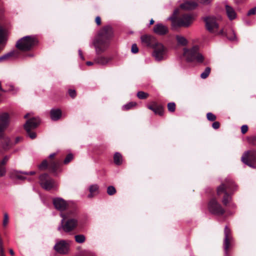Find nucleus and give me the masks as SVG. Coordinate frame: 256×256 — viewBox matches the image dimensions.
I'll return each mask as SVG.
<instances>
[{
	"label": "nucleus",
	"mask_w": 256,
	"mask_h": 256,
	"mask_svg": "<svg viewBox=\"0 0 256 256\" xmlns=\"http://www.w3.org/2000/svg\"><path fill=\"white\" fill-rule=\"evenodd\" d=\"M248 142L250 144H254L256 141V136H252L248 138Z\"/></svg>",
	"instance_id": "46"
},
{
	"label": "nucleus",
	"mask_w": 256,
	"mask_h": 256,
	"mask_svg": "<svg viewBox=\"0 0 256 256\" xmlns=\"http://www.w3.org/2000/svg\"><path fill=\"white\" fill-rule=\"evenodd\" d=\"M131 50L134 54H136L138 52V48L136 44H134L132 45Z\"/></svg>",
	"instance_id": "45"
},
{
	"label": "nucleus",
	"mask_w": 256,
	"mask_h": 256,
	"mask_svg": "<svg viewBox=\"0 0 256 256\" xmlns=\"http://www.w3.org/2000/svg\"><path fill=\"white\" fill-rule=\"evenodd\" d=\"M47 166H48V162L46 160H44L39 166V168L41 170L45 169Z\"/></svg>",
	"instance_id": "44"
},
{
	"label": "nucleus",
	"mask_w": 256,
	"mask_h": 256,
	"mask_svg": "<svg viewBox=\"0 0 256 256\" xmlns=\"http://www.w3.org/2000/svg\"><path fill=\"white\" fill-rule=\"evenodd\" d=\"M248 130V126L247 125H243L241 127V132L242 133L244 134L247 132Z\"/></svg>",
	"instance_id": "48"
},
{
	"label": "nucleus",
	"mask_w": 256,
	"mask_h": 256,
	"mask_svg": "<svg viewBox=\"0 0 256 256\" xmlns=\"http://www.w3.org/2000/svg\"><path fill=\"white\" fill-rule=\"evenodd\" d=\"M86 64L88 66H92L94 64V62H87Z\"/></svg>",
	"instance_id": "59"
},
{
	"label": "nucleus",
	"mask_w": 256,
	"mask_h": 256,
	"mask_svg": "<svg viewBox=\"0 0 256 256\" xmlns=\"http://www.w3.org/2000/svg\"><path fill=\"white\" fill-rule=\"evenodd\" d=\"M76 242L78 244L84 243L86 240V236L82 234H77L74 236Z\"/></svg>",
	"instance_id": "29"
},
{
	"label": "nucleus",
	"mask_w": 256,
	"mask_h": 256,
	"mask_svg": "<svg viewBox=\"0 0 256 256\" xmlns=\"http://www.w3.org/2000/svg\"><path fill=\"white\" fill-rule=\"evenodd\" d=\"M112 34V27L106 26L98 32L96 38L94 40L92 45L95 48L96 54L104 52L109 46V38Z\"/></svg>",
	"instance_id": "1"
},
{
	"label": "nucleus",
	"mask_w": 256,
	"mask_h": 256,
	"mask_svg": "<svg viewBox=\"0 0 256 256\" xmlns=\"http://www.w3.org/2000/svg\"><path fill=\"white\" fill-rule=\"evenodd\" d=\"M40 182L42 188L46 190H50L55 186L54 180L46 174L40 176Z\"/></svg>",
	"instance_id": "13"
},
{
	"label": "nucleus",
	"mask_w": 256,
	"mask_h": 256,
	"mask_svg": "<svg viewBox=\"0 0 256 256\" xmlns=\"http://www.w3.org/2000/svg\"><path fill=\"white\" fill-rule=\"evenodd\" d=\"M68 94L72 98H74L76 96V92L74 90H68Z\"/></svg>",
	"instance_id": "49"
},
{
	"label": "nucleus",
	"mask_w": 256,
	"mask_h": 256,
	"mask_svg": "<svg viewBox=\"0 0 256 256\" xmlns=\"http://www.w3.org/2000/svg\"><path fill=\"white\" fill-rule=\"evenodd\" d=\"M60 164V161L50 160L49 167L53 172H55L58 168Z\"/></svg>",
	"instance_id": "27"
},
{
	"label": "nucleus",
	"mask_w": 256,
	"mask_h": 256,
	"mask_svg": "<svg viewBox=\"0 0 256 256\" xmlns=\"http://www.w3.org/2000/svg\"><path fill=\"white\" fill-rule=\"evenodd\" d=\"M0 256H6L4 254V247L3 240L1 236H0Z\"/></svg>",
	"instance_id": "35"
},
{
	"label": "nucleus",
	"mask_w": 256,
	"mask_h": 256,
	"mask_svg": "<svg viewBox=\"0 0 256 256\" xmlns=\"http://www.w3.org/2000/svg\"><path fill=\"white\" fill-rule=\"evenodd\" d=\"M10 147V140L8 138H5L4 139L2 148L4 150H8Z\"/></svg>",
	"instance_id": "31"
},
{
	"label": "nucleus",
	"mask_w": 256,
	"mask_h": 256,
	"mask_svg": "<svg viewBox=\"0 0 256 256\" xmlns=\"http://www.w3.org/2000/svg\"><path fill=\"white\" fill-rule=\"evenodd\" d=\"M236 185L232 181L228 182L226 184H222L217 188V194L220 196L224 194V196L222 199V203L224 205H226L230 200L231 196L228 194V192L233 190V187H236Z\"/></svg>",
	"instance_id": "5"
},
{
	"label": "nucleus",
	"mask_w": 256,
	"mask_h": 256,
	"mask_svg": "<svg viewBox=\"0 0 256 256\" xmlns=\"http://www.w3.org/2000/svg\"><path fill=\"white\" fill-rule=\"evenodd\" d=\"M114 162L116 165H120L122 164V156L118 152L114 154Z\"/></svg>",
	"instance_id": "28"
},
{
	"label": "nucleus",
	"mask_w": 256,
	"mask_h": 256,
	"mask_svg": "<svg viewBox=\"0 0 256 256\" xmlns=\"http://www.w3.org/2000/svg\"><path fill=\"white\" fill-rule=\"evenodd\" d=\"M137 96L140 99H144L148 96V94L140 91L137 93Z\"/></svg>",
	"instance_id": "36"
},
{
	"label": "nucleus",
	"mask_w": 256,
	"mask_h": 256,
	"mask_svg": "<svg viewBox=\"0 0 256 256\" xmlns=\"http://www.w3.org/2000/svg\"><path fill=\"white\" fill-rule=\"evenodd\" d=\"M222 33H223V30H222L220 32L219 34H222Z\"/></svg>",
	"instance_id": "63"
},
{
	"label": "nucleus",
	"mask_w": 256,
	"mask_h": 256,
	"mask_svg": "<svg viewBox=\"0 0 256 256\" xmlns=\"http://www.w3.org/2000/svg\"><path fill=\"white\" fill-rule=\"evenodd\" d=\"M6 168L0 166V177L4 176L6 175Z\"/></svg>",
	"instance_id": "43"
},
{
	"label": "nucleus",
	"mask_w": 256,
	"mask_h": 256,
	"mask_svg": "<svg viewBox=\"0 0 256 256\" xmlns=\"http://www.w3.org/2000/svg\"><path fill=\"white\" fill-rule=\"evenodd\" d=\"M256 14V7H254L248 11V12L247 13V16H250L251 15H254Z\"/></svg>",
	"instance_id": "42"
},
{
	"label": "nucleus",
	"mask_w": 256,
	"mask_h": 256,
	"mask_svg": "<svg viewBox=\"0 0 256 256\" xmlns=\"http://www.w3.org/2000/svg\"><path fill=\"white\" fill-rule=\"evenodd\" d=\"M62 218L61 224L58 227V230H62L66 232H70L74 230L78 226V220L75 218H69L66 220V216L61 214Z\"/></svg>",
	"instance_id": "4"
},
{
	"label": "nucleus",
	"mask_w": 256,
	"mask_h": 256,
	"mask_svg": "<svg viewBox=\"0 0 256 256\" xmlns=\"http://www.w3.org/2000/svg\"><path fill=\"white\" fill-rule=\"evenodd\" d=\"M221 18L220 16H212L204 18V20L206 29L210 32H216L218 28Z\"/></svg>",
	"instance_id": "7"
},
{
	"label": "nucleus",
	"mask_w": 256,
	"mask_h": 256,
	"mask_svg": "<svg viewBox=\"0 0 256 256\" xmlns=\"http://www.w3.org/2000/svg\"><path fill=\"white\" fill-rule=\"evenodd\" d=\"M212 0H202V2L204 4H210Z\"/></svg>",
	"instance_id": "52"
},
{
	"label": "nucleus",
	"mask_w": 256,
	"mask_h": 256,
	"mask_svg": "<svg viewBox=\"0 0 256 256\" xmlns=\"http://www.w3.org/2000/svg\"><path fill=\"white\" fill-rule=\"evenodd\" d=\"M9 218L8 214L6 213L4 214V220L2 222V226L4 227H6L8 223Z\"/></svg>",
	"instance_id": "37"
},
{
	"label": "nucleus",
	"mask_w": 256,
	"mask_h": 256,
	"mask_svg": "<svg viewBox=\"0 0 256 256\" xmlns=\"http://www.w3.org/2000/svg\"><path fill=\"white\" fill-rule=\"evenodd\" d=\"M116 192V190L113 186H109L107 188V193L110 196H112Z\"/></svg>",
	"instance_id": "38"
},
{
	"label": "nucleus",
	"mask_w": 256,
	"mask_h": 256,
	"mask_svg": "<svg viewBox=\"0 0 256 256\" xmlns=\"http://www.w3.org/2000/svg\"><path fill=\"white\" fill-rule=\"evenodd\" d=\"M176 38L178 44L185 46L188 44L187 40L183 36L181 35H176Z\"/></svg>",
	"instance_id": "26"
},
{
	"label": "nucleus",
	"mask_w": 256,
	"mask_h": 256,
	"mask_svg": "<svg viewBox=\"0 0 256 256\" xmlns=\"http://www.w3.org/2000/svg\"><path fill=\"white\" fill-rule=\"evenodd\" d=\"M112 60V58L111 56H99L96 57L94 59V63L101 65V66H106Z\"/></svg>",
	"instance_id": "19"
},
{
	"label": "nucleus",
	"mask_w": 256,
	"mask_h": 256,
	"mask_svg": "<svg viewBox=\"0 0 256 256\" xmlns=\"http://www.w3.org/2000/svg\"><path fill=\"white\" fill-rule=\"evenodd\" d=\"M10 158V156H5L2 160L1 162V164L2 165H4L6 164V163L8 162V160Z\"/></svg>",
	"instance_id": "47"
},
{
	"label": "nucleus",
	"mask_w": 256,
	"mask_h": 256,
	"mask_svg": "<svg viewBox=\"0 0 256 256\" xmlns=\"http://www.w3.org/2000/svg\"><path fill=\"white\" fill-rule=\"evenodd\" d=\"M153 31L158 35L163 36L168 32V28L167 26L161 23H158L154 26Z\"/></svg>",
	"instance_id": "18"
},
{
	"label": "nucleus",
	"mask_w": 256,
	"mask_h": 256,
	"mask_svg": "<svg viewBox=\"0 0 256 256\" xmlns=\"http://www.w3.org/2000/svg\"><path fill=\"white\" fill-rule=\"evenodd\" d=\"M154 49L152 56L156 61H160L164 58L166 50L161 43H156L152 47Z\"/></svg>",
	"instance_id": "8"
},
{
	"label": "nucleus",
	"mask_w": 256,
	"mask_h": 256,
	"mask_svg": "<svg viewBox=\"0 0 256 256\" xmlns=\"http://www.w3.org/2000/svg\"><path fill=\"white\" fill-rule=\"evenodd\" d=\"M206 117L210 121H214L216 119V116L212 112H208L206 114Z\"/></svg>",
	"instance_id": "40"
},
{
	"label": "nucleus",
	"mask_w": 256,
	"mask_h": 256,
	"mask_svg": "<svg viewBox=\"0 0 256 256\" xmlns=\"http://www.w3.org/2000/svg\"><path fill=\"white\" fill-rule=\"evenodd\" d=\"M140 40L142 43L152 48L154 46L156 43L158 42L156 38L154 36L150 35L144 34L142 36L140 37Z\"/></svg>",
	"instance_id": "17"
},
{
	"label": "nucleus",
	"mask_w": 256,
	"mask_h": 256,
	"mask_svg": "<svg viewBox=\"0 0 256 256\" xmlns=\"http://www.w3.org/2000/svg\"><path fill=\"white\" fill-rule=\"evenodd\" d=\"M50 116L52 120H58L61 118L62 111L59 108H52L50 111Z\"/></svg>",
	"instance_id": "21"
},
{
	"label": "nucleus",
	"mask_w": 256,
	"mask_h": 256,
	"mask_svg": "<svg viewBox=\"0 0 256 256\" xmlns=\"http://www.w3.org/2000/svg\"><path fill=\"white\" fill-rule=\"evenodd\" d=\"M154 23V20L152 19V20H150V24H153Z\"/></svg>",
	"instance_id": "60"
},
{
	"label": "nucleus",
	"mask_w": 256,
	"mask_h": 256,
	"mask_svg": "<svg viewBox=\"0 0 256 256\" xmlns=\"http://www.w3.org/2000/svg\"><path fill=\"white\" fill-rule=\"evenodd\" d=\"M54 250L60 254H66L69 249L68 244L64 240L58 241L54 246Z\"/></svg>",
	"instance_id": "15"
},
{
	"label": "nucleus",
	"mask_w": 256,
	"mask_h": 256,
	"mask_svg": "<svg viewBox=\"0 0 256 256\" xmlns=\"http://www.w3.org/2000/svg\"><path fill=\"white\" fill-rule=\"evenodd\" d=\"M210 68L209 67H207L204 70V72H202L200 74V77L202 79L206 78L208 75L210 74Z\"/></svg>",
	"instance_id": "34"
},
{
	"label": "nucleus",
	"mask_w": 256,
	"mask_h": 256,
	"mask_svg": "<svg viewBox=\"0 0 256 256\" xmlns=\"http://www.w3.org/2000/svg\"><path fill=\"white\" fill-rule=\"evenodd\" d=\"M242 160L250 167L256 168L254 162L256 161V151L250 150L245 152L242 157Z\"/></svg>",
	"instance_id": "10"
},
{
	"label": "nucleus",
	"mask_w": 256,
	"mask_h": 256,
	"mask_svg": "<svg viewBox=\"0 0 256 256\" xmlns=\"http://www.w3.org/2000/svg\"><path fill=\"white\" fill-rule=\"evenodd\" d=\"M14 52H8L2 56L0 57V62H3L4 60H8L10 58L14 56Z\"/></svg>",
	"instance_id": "30"
},
{
	"label": "nucleus",
	"mask_w": 256,
	"mask_h": 256,
	"mask_svg": "<svg viewBox=\"0 0 256 256\" xmlns=\"http://www.w3.org/2000/svg\"><path fill=\"white\" fill-rule=\"evenodd\" d=\"M183 56L188 62L196 61L202 62L204 60V57L199 52V48L198 46H194L190 49L184 48Z\"/></svg>",
	"instance_id": "3"
},
{
	"label": "nucleus",
	"mask_w": 256,
	"mask_h": 256,
	"mask_svg": "<svg viewBox=\"0 0 256 256\" xmlns=\"http://www.w3.org/2000/svg\"><path fill=\"white\" fill-rule=\"evenodd\" d=\"M39 124V119L34 118L28 120L24 125V128L26 131L28 136L32 139H34L36 138V134L32 132L31 130L36 128Z\"/></svg>",
	"instance_id": "9"
},
{
	"label": "nucleus",
	"mask_w": 256,
	"mask_h": 256,
	"mask_svg": "<svg viewBox=\"0 0 256 256\" xmlns=\"http://www.w3.org/2000/svg\"><path fill=\"white\" fill-rule=\"evenodd\" d=\"M225 10L226 16L230 20H232L236 18V12L231 6L228 4H226Z\"/></svg>",
	"instance_id": "20"
},
{
	"label": "nucleus",
	"mask_w": 256,
	"mask_h": 256,
	"mask_svg": "<svg viewBox=\"0 0 256 256\" xmlns=\"http://www.w3.org/2000/svg\"><path fill=\"white\" fill-rule=\"evenodd\" d=\"M35 173L36 172H34L32 171V172H24V174H26V176L32 175V174H35Z\"/></svg>",
	"instance_id": "53"
},
{
	"label": "nucleus",
	"mask_w": 256,
	"mask_h": 256,
	"mask_svg": "<svg viewBox=\"0 0 256 256\" xmlns=\"http://www.w3.org/2000/svg\"><path fill=\"white\" fill-rule=\"evenodd\" d=\"M10 120V115L8 112L0 114V138L4 137V132L8 128Z\"/></svg>",
	"instance_id": "11"
},
{
	"label": "nucleus",
	"mask_w": 256,
	"mask_h": 256,
	"mask_svg": "<svg viewBox=\"0 0 256 256\" xmlns=\"http://www.w3.org/2000/svg\"><path fill=\"white\" fill-rule=\"evenodd\" d=\"M136 105V102H130L122 106V110H127L131 109L133 107L135 106Z\"/></svg>",
	"instance_id": "33"
},
{
	"label": "nucleus",
	"mask_w": 256,
	"mask_h": 256,
	"mask_svg": "<svg viewBox=\"0 0 256 256\" xmlns=\"http://www.w3.org/2000/svg\"><path fill=\"white\" fill-rule=\"evenodd\" d=\"M37 42L34 36H26L18 41L16 46L19 50L27 51L30 50Z\"/></svg>",
	"instance_id": "6"
},
{
	"label": "nucleus",
	"mask_w": 256,
	"mask_h": 256,
	"mask_svg": "<svg viewBox=\"0 0 256 256\" xmlns=\"http://www.w3.org/2000/svg\"><path fill=\"white\" fill-rule=\"evenodd\" d=\"M209 211L216 215H222L224 212V210L215 198L212 199L208 206Z\"/></svg>",
	"instance_id": "12"
},
{
	"label": "nucleus",
	"mask_w": 256,
	"mask_h": 256,
	"mask_svg": "<svg viewBox=\"0 0 256 256\" xmlns=\"http://www.w3.org/2000/svg\"><path fill=\"white\" fill-rule=\"evenodd\" d=\"M8 32L6 28H4L0 26V45L4 44L7 40Z\"/></svg>",
	"instance_id": "24"
},
{
	"label": "nucleus",
	"mask_w": 256,
	"mask_h": 256,
	"mask_svg": "<svg viewBox=\"0 0 256 256\" xmlns=\"http://www.w3.org/2000/svg\"><path fill=\"white\" fill-rule=\"evenodd\" d=\"M148 109L154 111L155 106H148Z\"/></svg>",
	"instance_id": "56"
},
{
	"label": "nucleus",
	"mask_w": 256,
	"mask_h": 256,
	"mask_svg": "<svg viewBox=\"0 0 256 256\" xmlns=\"http://www.w3.org/2000/svg\"><path fill=\"white\" fill-rule=\"evenodd\" d=\"M179 8H176L172 16H169L167 20L171 21L172 26L174 28L189 26L194 20V16L190 14H186L178 18L177 16L179 14Z\"/></svg>",
	"instance_id": "2"
},
{
	"label": "nucleus",
	"mask_w": 256,
	"mask_h": 256,
	"mask_svg": "<svg viewBox=\"0 0 256 256\" xmlns=\"http://www.w3.org/2000/svg\"><path fill=\"white\" fill-rule=\"evenodd\" d=\"M10 177L13 178L23 180L26 178V176L24 172H18L17 170H12L10 172Z\"/></svg>",
	"instance_id": "23"
},
{
	"label": "nucleus",
	"mask_w": 256,
	"mask_h": 256,
	"mask_svg": "<svg viewBox=\"0 0 256 256\" xmlns=\"http://www.w3.org/2000/svg\"><path fill=\"white\" fill-rule=\"evenodd\" d=\"M168 108L170 112H174L175 110L176 105L174 102H170L168 104Z\"/></svg>",
	"instance_id": "39"
},
{
	"label": "nucleus",
	"mask_w": 256,
	"mask_h": 256,
	"mask_svg": "<svg viewBox=\"0 0 256 256\" xmlns=\"http://www.w3.org/2000/svg\"><path fill=\"white\" fill-rule=\"evenodd\" d=\"M28 114H26V115L24 116V118H28Z\"/></svg>",
	"instance_id": "61"
},
{
	"label": "nucleus",
	"mask_w": 256,
	"mask_h": 256,
	"mask_svg": "<svg viewBox=\"0 0 256 256\" xmlns=\"http://www.w3.org/2000/svg\"><path fill=\"white\" fill-rule=\"evenodd\" d=\"M10 253L12 256H14V252L12 249H10L9 250Z\"/></svg>",
	"instance_id": "58"
},
{
	"label": "nucleus",
	"mask_w": 256,
	"mask_h": 256,
	"mask_svg": "<svg viewBox=\"0 0 256 256\" xmlns=\"http://www.w3.org/2000/svg\"><path fill=\"white\" fill-rule=\"evenodd\" d=\"M73 158V156L72 154H68L64 160V163L66 164L68 163Z\"/></svg>",
	"instance_id": "41"
},
{
	"label": "nucleus",
	"mask_w": 256,
	"mask_h": 256,
	"mask_svg": "<svg viewBox=\"0 0 256 256\" xmlns=\"http://www.w3.org/2000/svg\"><path fill=\"white\" fill-rule=\"evenodd\" d=\"M89 191L90 194L88 195V197L91 198L98 193V186L96 184L90 186Z\"/></svg>",
	"instance_id": "25"
},
{
	"label": "nucleus",
	"mask_w": 256,
	"mask_h": 256,
	"mask_svg": "<svg viewBox=\"0 0 256 256\" xmlns=\"http://www.w3.org/2000/svg\"><path fill=\"white\" fill-rule=\"evenodd\" d=\"M224 248L226 254H228L230 244L232 242L233 238L232 236L231 230L228 226H226L224 230Z\"/></svg>",
	"instance_id": "14"
},
{
	"label": "nucleus",
	"mask_w": 256,
	"mask_h": 256,
	"mask_svg": "<svg viewBox=\"0 0 256 256\" xmlns=\"http://www.w3.org/2000/svg\"><path fill=\"white\" fill-rule=\"evenodd\" d=\"M233 36L232 37L228 36V38L230 40H234L236 39V35L235 34L232 32Z\"/></svg>",
	"instance_id": "54"
},
{
	"label": "nucleus",
	"mask_w": 256,
	"mask_h": 256,
	"mask_svg": "<svg viewBox=\"0 0 256 256\" xmlns=\"http://www.w3.org/2000/svg\"><path fill=\"white\" fill-rule=\"evenodd\" d=\"M78 54H79L80 56V58H81L82 60H84V56H82V51L80 50H78Z\"/></svg>",
	"instance_id": "55"
},
{
	"label": "nucleus",
	"mask_w": 256,
	"mask_h": 256,
	"mask_svg": "<svg viewBox=\"0 0 256 256\" xmlns=\"http://www.w3.org/2000/svg\"><path fill=\"white\" fill-rule=\"evenodd\" d=\"M96 22L98 25H100L101 24V19L98 16H96Z\"/></svg>",
	"instance_id": "51"
},
{
	"label": "nucleus",
	"mask_w": 256,
	"mask_h": 256,
	"mask_svg": "<svg viewBox=\"0 0 256 256\" xmlns=\"http://www.w3.org/2000/svg\"><path fill=\"white\" fill-rule=\"evenodd\" d=\"M197 6V4L194 2L186 1L180 5V8L184 10H190L194 9Z\"/></svg>",
	"instance_id": "22"
},
{
	"label": "nucleus",
	"mask_w": 256,
	"mask_h": 256,
	"mask_svg": "<svg viewBox=\"0 0 256 256\" xmlns=\"http://www.w3.org/2000/svg\"><path fill=\"white\" fill-rule=\"evenodd\" d=\"M53 204L56 208L61 212L66 210L68 206L67 202L60 198H54Z\"/></svg>",
	"instance_id": "16"
},
{
	"label": "nucleus",
	"mask_w": 256,
	"mask_h": 256,
	"mask_svg": "<svg viewBox=\"0 0 256 256\" xmlns=\"http://www.w3.org/2000/svg\"><path fill=\"white\" fill-rule=\"evenodd\" d=\"M246 23L248 25H250V22H246Z\"/></svg>",
	"instance_id": "62"
},
{
	"label": "nucleus",
	"mask_w": 256,
	"mask_h": 256,
	"mask_svg": "<svg viewBox=\"0 0 256 256\" xmlns=\"http://www.w3.org/2000/svg\"><path fill=\"white\" fill-rule=\"evenodd\" d=\"M56 153H52V154H51L50 156H49V158H53L55 156H56Z\"/></svg>",
	"instance_id": "57"
},
{
	"label": "nucleus",
	"mask_w": 256,
	"mask_h": 256,
	"mask_svg": "<svg viewBox=\"0 0 256 256\" xmlns=\"http://www.w3.org/2000/svg\"><path fill=\"white\" fill-rule=\"evenodd\" d=\"M212 126L214 129H218L220 127V124L218 122H213Z\"/></svg>",
	"instance_id": "50"
},
{
	"label": "nucleus",
	"mask_w": 256,
	"mask_h": 256,
	"mask_svg": "<svg viewBox=\"0 0 256 256\" xmlns=\"http://www.w3.org/2000/svg\"><path fill=\"white\" fill-rule=\"evenodd\" d=\"M154 106H155L154 110L153 111L156 114L162 116L163 114V108L162 106H156L155 102L153 103Z\"/></svg>",
	"instance_id": "32"
}]
</instances>
